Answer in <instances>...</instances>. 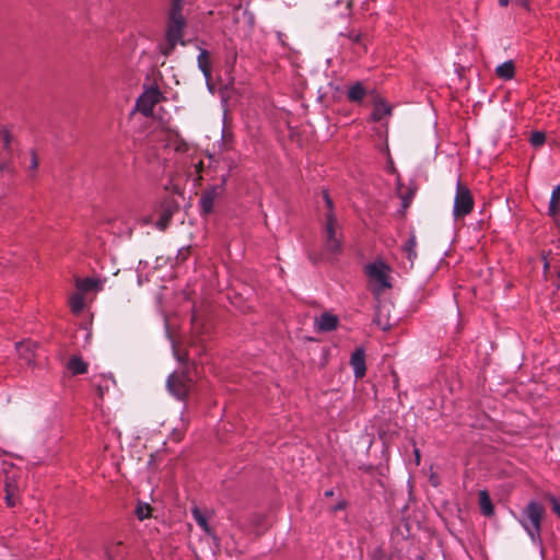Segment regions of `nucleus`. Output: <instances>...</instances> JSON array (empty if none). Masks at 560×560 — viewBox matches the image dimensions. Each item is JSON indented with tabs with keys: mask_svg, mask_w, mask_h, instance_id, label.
I'll return each mask as SVG.
<instances>
[{
	"mask_svg": "<svg viewBox=\"0 0 560 560\" xmlns=\"http://www.w3.org/2000/svg\"><path fill=\"white\" fill-rule=\"evenodd\" d=\"M74 288L72 292V314L79 313L89 307L96 299V295L103 291L106 278L94 276H75Z\"/></svg>",
	"mask_w": 560,
	"mask_h": 560,
	"instance_id": "obj_1",
	"label": "nucleus"
},
{
	"mask_svg": "<svg viewBox=\"0 0 560 560\" xmlns=\"http://www.w3.org/2000/svg\"><path fill=\"white\" fill-rule=\"evenodd\" d=\"M545 508L537 501H530L521 511L517 521L534 544H541V527Z\"/></svg>",
	"mask_w": 560,
	"mask_h": 560,
	"instance_id": "obj_2",
	"label": "nucleus"
},
{
	"mask_svg": "<svg viewBox=\"0 0 560 560\" xmlns=\"http://www.w3.org/2000/svg\"><path fill=\"white\" fill-rule=\"evenodd\" d=\"M183 10V0H172V7L168 13V22L166 28V45L163 49V54L165 56H170L176 45L180 43L185 45V42L182 40L183 30L186 26V20L182 14Z\"/></svg>",
	"mask_w": 560,
	"mask_h": 560,
	"instance_id": "obj_3",
	"label": "nucleus"
},
{
	"mask_svg": "<svg viewBox=\"0 0 560 560\" xmlns=\"http://www.w3.org/2000/svg\"><path fill=\"white\" fill-rule=\"evenodd\" d=\"M323 198L328 208L324 229L325 248L328 253L336 255L342 249L341 241L337 235V218L332 212L334 203L327 191L323 192Z\"/></svg>",
	"mask_w": 560,
	"mask_h": 560,
	"instance_id": "obj_4",
	"label": "nucleus"
},
{
	"mask_svg": "<svg viewBox=\"0 0 560 560\" xmlns=\"http://www.w3.org/2000/svg\"><path fill=\"white\" fill-rule=\"evenodd\" d=\"M475 200L470 189L459 179L456 184V191L453 205V217L455 220L465 218L474 210Z\"/></svg>",
	"mask_w": 560,
	"mask_h": 560,
	"instance_id": "obj_5",
	"label": "nucleus"
},
{
	"mask_svg": "<svg viewBox=\"0 0 560 560\" xmlns=\"http://www.w3.org/2000/svg\"><path fill=\"white\" fill-rule=\"evenodd\" d=\"M225 177H222L221 183L208 186L201 194L198 206L200 214L207 217L212 213L215 201L222 197L225 190Z\"/></svg>",
	"mask_w": 560,
	"mask_h": 560,
	"instance_id": "obj_6",
	"label": "nucleus"
},
{
	"mask_svg": "<svg viewBox=\"0 0 560 560\" xmlns=\"http://www.w3.org/2000/svg\"><path fill=\"white\" fill-rule=\"evenodd\" d=\"M166 387L172 396L185 400L189 390V378L186 373H172L166 381Z\"/></svg>",
	"mask_w": 560,
	"mask_h": 560,
	"instance_id": "obj_7",
	"label": "nucleus"
},
{
	"mask_svg": "<svg viewBox=\"0 0 560 560\" xmlns=\"http://www.w3.org/2000/svg\"><path fill=\"white\" fill-rule=\"evenodd\" d=\"M161 92L158 88H148L137 100V108L144 116L149 117L153 114L155 105L160 102Z\"/></svg>",
	"mask_w": 560,
	"mask_h": 560,
	"instance_id": "obj_8",
	"label": "nucleus"
},
{
	"mask_svg": "<svg viewBox=\"0 0 560 560\" xmlns=\"http://www.w3.org/2000/svg\"><path fill=\"white\" fill-rule=\"evenodd\" d=\"M178 210V205L171 198L164 199L160 205V219L156 222L158 229L161 231L165 230L173 217Z\"/></svg>",
	"mask_w": 560,
	"mask_h": 560,
	"instance_id": "obj_9",
	"label": "nucleus"
},
{
	"mask_svg": "<svg viewBox=\"0 0 560 560\" xmlns=\"http://www.w3.org/2000/svg\"><path fill=\"white\" fill-rule=\"evenodd\" d=\"M366 275L377 281L383 288H389L390 283L386 276V266L383 262H372L365 267Z\"/></svg>",
	"mask_w": 560,
	"mask_h": 560,
	"instance_id": "obj_10",
	"label": "nucleus"
},
{
	"mask_svg": "<svg viewBox=\"0 0 560 560\" xmlns=\"http://www.w3.org/2000/svg\"><path fill=\"white\" fill-rule=\"evenodd\" d=\"M350 364L357 378H362L365 375V353L362 348H358L354 350V352H352Z\"/></svg>",
	"mask_w": 560,
	"mask_h": 560,
	"instance_id": "obj_11",
	"label": "nucleus"
},
{
	"mask_svg": "<svg viewBox=\"0 0 560 560\" xmlns=\"http://www.w3.org/2000/svg\"><path fill=\"white\" fill-rule=\"evenodd\" d=\"M93 387L96 389L100 399L109 390L110 385H115V380L112 375H94L91 380Z\"/></svg>",
	"mask_w": 560,
	"mask_h": 560,
	"instance_id": "obj_12",
	"label": "nucleus"
},
{
	"mask_svg": "<svg viewBox=\"0 0 560 560\" xmlns=\"http://www.w3.org/2000/svg\"><path fill=\"white\" fill-rule=\"evenodd\" d=\"M105 555L107 560H124L127 551L122 541H110L105 547Z\"/></svg>",
	"mask_w": 560,
	"mask_h": 560,
	"instance_id": "obj_13",
	"label": "nucleus"
},
{
	"mask_svg": "<svg viewBox=\"0 0 560 560\" xmlns=\"http://www.w3.org/2000/svg\"><path fill=\"white\" fill-rule=\"evenodd\" d=\"M16 351L21 359H23L27 364H31L33 362V359L35 357L34 349L36 348V343L30 340L18 342Z\"/></svg>",
	"mask_w": 560,
	"mask_h": 560,
	"instance_id": "obj_14",
	"label": "nucleus"
},
{
	"mask_svg": "<svg viewBox=\"0 0 560 560\" xmlns=\"http://www.w3.org/2000/svg\"><path fill=\"white\" fill-rule=\"evenodd\" d=\"M338 325L337 316L330 313H324L316 319V327L318 331H331Z\"/></svg>",
	"mask_w": 560,
	"mask_h": 560,
	"instance_id": "obj_15",
	"label": "nucleus"
},
{
	"mask_svg": "<svg viewBox=\"0 0 560 560\" xmlns=\"http://www.w3.org/2000/svg\"><path fill=\"white\" fill-rule=\"evenodd\" d=\"M197 62H198V68L202 72V74H203V77H205V79L207 81V84L210 88V82H211V79H212V73H211V67H210L208 50L200 49V52H199V55L197 57Z\"/></svg>",
	"mask_w": 560,
	"mask_h": 560,
	"instance_id": "obj_16",
	"label": "nucleus"
},
{
	"mask_svg": "<svg viewBox=\"0 0 560 560\" xmlns=\"http://www.w3.org/2000/svg\"><path fill=\"white\" fill-rule=\"evenodd\" d=\"M366 95V90L361 82L351 85L347 91V98L352 103H362Z\"/></svg>",
	"mask_w": 560,
	"mask_h": 560,
	"instance_id": "obj_17",
	"label": "nucleus"
},
{
	"mask_svg": "<svg viewBox=\"0 0 560 560\" xmlns=\"http://www.w3.org/2000/svg\"><path fill=\"white\" fill-rule=\"evenodd\" d=\"M479 506L485 516H491L494 513V508L491 498L487 490L479 491Z\"/></svg>",
	"mask_w": 560,
	"mask_h": 560,
	"instance_id": "obj_18",
	"label": "nucleus"
},
{
	"mask_svg": "<svg viewBox=\"0 0 560 560\" xmlns=\"http://www.w3.org/2000/svg\"><path fill=\"white\" fill-rule=\"evenodd\" d=\"M392 108L382 100L376 101L372 112V120L381 121L385 116L390 115Z\"/></svg>",
	"mask_w": 560,
	"mask_h": 560,
	"instance_id": "obj_19",
	"label": "nucleus"
},
{
	"mask_svg": "<svg viewBox=\"0 0 560 560\" xmlns=\"http://www.w3.org/2000/svg\"><path fill=\"white\" fill-rule=\"evenodd\" d=\"M416 247H417V238H416V235L412 233L402 246V252L406 254L407 259L410 262V266L413 265V261L417 258Z\"/></svg>",
	"mask_w": 560,
	"mask_h": 560,
	"instance_id": "obj_20",
	"label": "nucleus"
},
{
	"mask_svg": "<svg viewBox=\"0 0 560 560\" xmlns=\"http://www.w3.org/2000/svg\"><path fill=\"white\" fill-rule=\"evenodd\" d=\"M515 67L512 60H508L499 65L495 69V74L503 80H511L514 77Z\"/></svg>",
	"mask_w": 560,
	"mask_h": 560,
	"instance_id": "obj_21",
	"label": "nucleus"
},
{
	"mask_svg": "<svg viewBox=\"0 0 560 560\" xmlns=\"http://www.w3.org/2000/svg\"><path fill=\"white\" fill-rule=\"evenodd\" d=\"M5 490V503L10 508H14L18 504V498H16V487L13 485V482L8 478L4 486Z\"/></svg>",
	"mask_w": 560,
	"mask_h": 560,
	"instance_id": "obj_22",
	"label": "nucleus"
},
{
	"mask_svg": "<svg viewBox=\"0 0 560 560\" xmlns=\"http://www.w3.org/2000/svg\"><path fill=\"white\" fill-rule=\"evenodd\" d=\"M88 372V363L81 357L72 354V376L85 374Z\"/></svg>",
	"mask_w": 560,
	"mask_h": 560,
	"instance_id": "obj_23",
	"label": "nucleus"
},
{
	"mask_svg": "<svg viewBox=\"0 0 560 560\" xmlns=\"http://www.w3.org/2000/svg\"><path fill=\"white\" fill-rule=\"evenodd\" d=\"M192 517L199 527H201L206 533L210 534L207 517L198 508L192 509Z\"/></svg>",
	"mask_w": 560,
	"mask_h": 560,
	"instance_id": "obj_24",
	"label": "nucleus"
},
{
	"mask_svg": "<svg viewBox=\"0 0 560 560\" xmlns=\"http://www.w3.org/2000/svg\"><path fill=\"white\" fill-rule=\"evenodd\" d=\"M136 515L139 521H144L151 515V506L144 502H138L136 508Z\"/></svg>",
	"mask_w": 560,
	"mask_h": 560,
	"instance_id": "obj_25",
	"label": "nucleus"
},
{
	"mask_svg": "<svg viewBox=\"0 0 560 560\" xmlns=\"http://www.w3.org/2000/svg\"><path fill=\"white\" fill-rule=\"evenodd\" d=\"M545 141H546V136L541 131H535L530 136V143L534 147H540L545 143Z\"/></svg>",
	"mask_w": 560,
	"mask_h": 560,
	"instance_id": "obj_26",
	"label": "nucleus"
},
{
	"mask_svg": "<svg viewBox=\"0 0 560 560\" xmlns=\"http://www.w3.org/2000/svg\"><path fill=\"white\" fill-rule=\"evenodd\" d=\"M38 163L39 162H38V158H37L36 153L32 152L31 153V163H30V166H28V174H30L31 177L34 176V173H35V171L38 167Z\"/></svg>",
	"mask_w": 560,
	"mask_h": 560,
	"instance_id": "obj_27",
	"label": "nucleus"
},
{
	"mask_svg": "<svg viewBox=\"0 0 560 560\" xmlns=\"http://www.w3.org/2000/svg\"><path fill=\"white\" fill-rule=\"evenodd\" d=\"M547 499L551 504L552 512L560 517V501L551 494L547 495Z\"/></svg>",
	"mask_w": 560,
	"mask_h": 560,
	"instance_id": "obj_28",
	"label": "nucleus"
},
{
	"mask_svg": "<svg viewBox=\"0 0 560 560\" xmlns=\"http://www.w3.org/2000/svg\"><path fill=\"white\" fill-rule=\"evenodd\" d=\"M548 211L550 215L556 217L560 211L559 200L550 198Z\"/></svg>",
	"mask_w": 560,
	"mask_h": 560,
	"instance_id": "obj_29",
	"label": "nucleus"
},
{
	"mask_svg": "<svg viewBox=\"0 0 560 560\" xmlns=\"http://www.w3.org/2000/svg\"><path fill=\"white\" fill-rule=\"evenodd\" d=\"M1 137H2V141H3V147L4 148H9L10 143H11V140H12V136L11 133L9 132V130L7 129H3L1 131Z\"/></svg>",
	"mask_w": 560,
	"mask_h": 560,
	"instance_id": "obj_30",
	"label": "nucleus"
},
{
	"mask_svg": "<svg viewBox=\"0 0 560 560\" xmlns=\"http://www.w3.org/2000/svg\"><path fill=\"white\" fill-rule=\"evenodd\" d=\"M412 196H413V192L409 191L407 196L402 197V207L404 208H408L409 207V205L411 202Z\"/></svg>",
	"mask_w": 560,
	"mask_h": 560,
	"instance_id": "obj_31",
	"label": "nucleus"
},
{
	"mask_svg": "<svg viewBox=\"0 0 560 560\" xmlns=\"http://www.w3.org/2000/svg\"><path fill=\"white\" fill-rule=\"evenodd\" d=\"M188 254H189V247L180 248L178 250L177 259L185 260Z\"/></svg>",
	"mask_w": 560,
	"mask_h": 560,
	"instance_id": "obj_32",
	"label": "nucleus"
},
{
	"mask_svg": "<svg viewBox=\"0 0 560 560\" xmlns=\"http://www.w3.org/2000/svg\"><path fill=\"white\" fill-rule=\"evenodd\" d=\"M551 198L555 200H560V184L552 190Z\"/></svg>",
	"mask_w": 560,
	"mask_h": 560,
	"instance_id": "obj_33",
	"label": "nucleus"
},
{
	"mask_svg": "<svg viewBox=\"0 0 560 560\" xmlns=\"http://www.w3.org/2000/svg\"><path fill=\"white\" fill-rule=\"evenodd\" d=\"M347 506V502L346 501H339L334 508H332V511H340V510H343L346 509Z\"/></svg>",
	"mask_w": 560,
	"mask_h": 560,
	"instance_id": "obj_34",
	"label": "nucleus"
},
{
	"mask_svg": "<svg viewBox=\"0 0 560 560\" xmlns=\"http://www.w3.org/2000/svg\"><path fill=\"white\" fill-rule=\"evenodd\" d=\"M529 1H530V0H516V2H517L520 5L524 7L525 9H529Z\"/></svg>",
	"mask_w": 560,
	"mask_h": 560,
	"instance_id": "obj_35",
	"label": "nucleus"
},
{
	"mask_svg": "<svg viewBox=\"0 0 560 560\" xmlns=\"http://www.w3.org/2000/svg\"><path fill=\"white\" fill-rule=\"evenodd\" d=\"M350 38H351L353 42L359 43V42H360V39H361V35H359V34H354V35L350 36Z\"/></svg>",
	"mask_w": 560,
	"mask_h": 560,
	"instance_id": "obj_36",
	"label": "nucleus"
},
{
	"mask_svg": "<svg viewBox=\"0 0 560 560\" xmlns=\"http://www.w3.org/2000/svg\"><path fill=\"white\" fill-rule=\"evenodd\" d=\"M499 4L501 7H506L509 4V0H499Z\"/></svg>",
	"mask_w": 560,
	"mask_h": 560,
	"instance_id": "obj_37",
	"label": "nucleus"
},
{
	"mask_svg": "<svg viewBox=\"0 0 560 560\" xmlns=\"http://www.w3.org/2000/svg\"><path fill=\"white\" fill-rule=\"evenodd\" d=\"M415 454H416L417 463L419 464V460H420V453H419V450H415Z\"/></svg>",
	"mask_w": 560,
	"mask_h": 560,
	"instance_id": "obj_38",
	"label": "nucleus"
},
{
	"mask_svg": "<svg viewBox=\"0 0 560 560\" xmlns=\"http://www.w3.org/2000/svg\"><path fill=\"white\" fill-rule=\"evenodd\" d=\"M332 495H334V490L325 491V497H332Z\"/></svg>",
	"mask_w": 560,
	"mask_h": 560,
	"instance_id": "obj_39",
	"label": "nucleus"
},
{
	"mask_svg": "<svg viewBox=\"0 0 560 560\" xmlns=\"http://www.w3.org/2000/svg\"><path fill=\"white\" fill-rule=\"evenodd\" d=\"M65 368L70 369V359L65 360Z\"/></svg>",
	"mask_w": 560,
	"mask_h": 560,
	"instance_id": "obj_40",
	"label": "nucleus"
},
{
	"mask_svg": "<svg viewBox=\"0 0 560 560\" xmlns=\"http://www.w3.org/2000/svg\"><path fill=\"white\" fill-rule=\"evenodd\" d=\"M150 221H151L150 218H143V220H142L143 224H148V223H150Z\"/></svg>",
	"mask_w": 560,
	"mask_h": 560,
	"instance_id": "obj_41",
	"label": "nucleus"
},
{
	"mask_svg": "<svg viewBox=\"0 0 560 560\" xmlns=\"http://www.w3.org/2000/svg\"><path fill=\"white\" fill-rule=\"evenodd\" d=\"M416 560H424V557H423V556H421V555H419V556H417V559H416Z\"/></svg>",
	"mask_w": 560,
	"mask_h": 560,
	"instance_id": "obj_42",
	"label": "nucleus"
},
{
	"mask_svg": "<svg viewBox=\"0 0 560 560\" xmlns=\"http://www.w3.org/2000/svg\"><path fill=\"white\" fill-rule=\"evenodd\" d=\"M175 192H179V189L177 187H174Z\"/></svg>",
	"mask_w": 560,
	"mask_h": 560,
	"instance_id": "obj_43",
	"label": "nucleus"
},
{
	"mask_svg": "<svg viewBox=\"0 0 560 560\" xmlns=\"http://www.w3.org/2000/svg\"><path fill=\"white\" fill-rule=\"evenodd\" d=\"M373 560H378V558H376L375 556L373 557Z\"/></svg>",
	"mask_w": 560,
	"mask_h": 560,
	"instance_id": "obj_44",
	"label": "nucleus"
},
{
	"mask_svg": "<svg viewBox=\"0 0 560 560\" xmlns=\"http://www.w3.org/2000/svg\"><path fill=\"white\" fill-rule=\"evenodd\" d=\"M2 170H3V166H2V165H0V171H2Z\"/></svg>",
	"mask_w": 560,
	"mask_h": 560,
	"instance_id": "obj_45",
	"label": "nucleus"
}]
</instances>
